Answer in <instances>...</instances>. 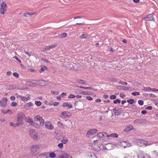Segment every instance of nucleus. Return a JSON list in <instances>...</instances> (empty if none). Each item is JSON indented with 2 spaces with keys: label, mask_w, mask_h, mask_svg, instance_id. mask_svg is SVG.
Here are the masks:
<instances>
[{
  "label": "nucleus",
  "mask_w": 158,
  "mask_h": 158,
  "mask_svg": "<svg viewBox=\"0 0 158 158\" xmlns=\"http://www.w3.org/2000/svg\"><path fill=\"white\" fill-rule=\"evenodd\" d=\"M48 152L45 153L44 154H43L41 155H43V157H44L45 156L46 158H48Z\"/></svg>",
  "instance_id": "864d4df0"
},
{
  "label": "nucleus",
  "mask_w": 158,
  "mask_h": 158,
  "mask_svg": "<svg viewBox=\"0 0 158 158\" xmlns=\"http://www.w3.org/2000/svg\"><path fill=\"white\" fill-rule=\"evenodd\" d=\"M27 106H28L29 107H30V106H33V104L32 102H30L27 103Z\"/></svg>",
  "instance_id": "8fccbe9b"
},
{
  "label": "nucleus",
  "mask_w": 158,
  "mask_h": 158,
  "mask_svg": "<svg viewBox=\"0 0 158 158\" xmlns=\"http://www.w3.org/2000/svg\"><path fill=\"white\" fill-rule=\"evenodd\" d=\"M98 130L95 129H93L89 130L87 132L86 136L89 137L88 135H91L94 134L97 132Z\"/></svg>",
  "instance_id": "6e6552de"
},
{
  "label": "nucleus",
  "mask_w": 158,
  "mask_h": 158,
  "mask_svg": "<svg viewBox=\"0 0 158 158\" xmlns=\"http://www.w3.org/2000/svg\"><path fill=\"white\" fill-rule=\"evenodd\" d=\"M120 100L119 99H117L116 100H114L113 101V102L115 104H116L117 103H120Z\"/></svg>",
  "instance_id": "a878e982"
},
{
  "label": "nucleus",
  "mask_w": 158,
  "mask_h": 158,
  "mask_svg": "<svg viewBox=\"0 0 158 158\" xmlns=\"http://www.w3.org/2000/svg\"><path fill=\"white\" fill-rule=\"evenodd\" d=\"M119 110V109H118V107H115L114 109L113 110V111L114 112V113L115 112L118 111V110Z\"/></svg>",
  "instance_id": "de8ad7c7"
},
{
  "label": "nucleus",
  "mask_w": 158,
  "mask_h": 158,
  "mask_svg": "<svg viewBox=\"0 0 158 158\" xmlns=\"http://www.w3.org/2000/svg\"><path fill=\"white\" fill-rule=\"evenodd\" d=\"M86 98L87 99H88V100H90V101H91V100H92V99H93L91 97L89 96H86Z\"/></svg>",
  "instance_id": "603ef678"
},
{
  "label": "nucleus",
  "mask_w": 158,
  "mask_h": 158,
  "mask_svg": "<svg viewBox=\"0 0 158 158\" xmlns=\"http://www.w3.org/2000/svg\"><path fill=\"white\" fill-rule=\"evenodd\" d=\"M127 102L129 104H132L134 102V100L132 99H128L127 100Z\"/></svg>",
  "instance_id": "5701e85b"
},
{
  "label": "nucleus",
  "mask_w": 158,
  "mask_h": 158,
  "mask_svg": "<svg viewBox=\"0 0 158 158\" xmlns=\"http://www.w3.org/2000/svg\"><path fill=\"white\" fill-rule=\"evenodd\" d=\"M116 89L119 90H131V87H127L123 86H118L116 87Z\"/></svg>",
  "instance_id": "1a4fd4ad"
},
{
  "label": "nucleus",
  "mask_w": 158,
  "mask_h": 158,
  "mask_svg": "<svg viewBox=\"0 0 158 158\" xmlns=\"http://www.w3.org/2000/svg\"><path fill=\"white\" fill-rule=\"evenodd\" d=\"M41 66V68L39 70V72L40 73H42V72L44 71L45 70L47 69H48V68L47 67L44 65H42Z\"/></svg>",
  "instance_id": "2eb2a0df"
},
{
  "label": "nucleus",
  "mask_w": 158,
  "mask_h": 158,
  "mask_svg": "<svg viewBox=\"0 0 158 158\" xmlns=\"http://www.w3.org/2000/svg\"><path fill=\"white\" fill-rule=\"evenodd\" d=\"M155 95L154 94H149V97H150L154 98L155 97Z\"/></svg>",
  "instance_id": "052dcab7"
},
{
  "label": "nucleus",
  "mask_w": 158,
  "mask_h": 158,
  "mask_svg": "<svg viewBox=\"0 0 158 158\" xmlns=\"http://www.w3.org/2000/svg\"><path fill=\"white\" fill-rule=\"evenodd\" d=\"M152 109V107L151 106H148L145 108V109L148 110H151Z\"/></svg>",
  "instance_id": "5fc2aeb1"
},
{
  "label": "nucleus",
  "mask_w": 158,
  "mask_h": 158,
  "mask_svg": "<svg viewBox=\"0 0 158 158\" xmlns=\"http://www.w3.org/2000/svg\"><path fill=\"white\" fill-rule=\"evenodd\" d=\"M82 93L84 95H90L93 94L92 93L90 92L82 91Z\"/></svg>",
  "instance_id": "4be33fe9"
},
{
  "label": "nucleus",
  "mask_w": 158,
  "mask_h": 158,
  "mask_svg": "<svg viewBox=\"0 0 158 158\" xmlns=\"http://www.w3.org/2000/svg\"><path fill=\"white\" fill-rule=\"evenodd\" d=\"M39 148L38 145H33L31 148V152L33 155H36L37 154V150Z\"/></svg>",
  "instance_id": "39448f33"
},
{
  "label": "nucleus",
  "mask_w": 158,
  "mask_h": 158,
  "mask_svg": "<svg viewBox=\"0 0 158 158\" xmlns=\"http://www.w3.org/2000/svg\"><path fill=\"white\" fill-rule=\"evenodd\" d=\"M72 114L71 113L68 111H64L61 113L60 114L61 116H63L64 118H67L70 117Z\"/></svg>",
  "instance_id": "0eeeda50"
},
{
  "label": "nucleus",
  "mask_w": 158,
  "mask_h": 158,
  "mask_svg": "<svg viewBox=\"0 0 158 158\" xmlns=\"http://www.w3.org/2000/svg\"><path fill=\"white\" fill-rule=\"evenodd\" d=\"M23 123L22 119H18V118L17 119V124L18 126H20Z\"/></svg>",
  "instance_id": "aec40b11"
},
{
  "label": "nucleus",
  "mask_w": 158,
  "mask_h": 158,
  "mask_svg": "<svg viewBox=\"0 0 158 158\" xmlns=\"http://www.w3.org/2000/svg\"><path fill=\"white\" fill-rule=\"evenodd\" d=\"M67 106H68L69 109L71 108L72 107V105L70 104H69L68 102V103L67 105Z\"/></svg>",
  "instance_id": "13d9d810"
},
{
  "label": "nucleus",
  "mask_w": 158,
  "mask_h": 158,
  "mask_svg": "<svg viewBox=\"0 0 158 158\" xmlns=\"http://www.w3.org/2000/svg\"><path fill=\"white\" fill-rule=\"evenodd\" d=\"M8 99L7 98L5 97L2 98L0 101V106L2 107L5 108L6 106Z\"/></svg>",
  "instance_id": "7ed1b4c3"
},
{
  "label": "nucleus",
  "mask_w": 158,
  "mask_h": 158,
  "mask_svg": "<svg viewBox=\"0 0 158 158\" xmlns=\"http://www.w3.org/2000/svg\"><path fill=\"white\" fill-rule=\"evenodd\" d=\"M68 140L67 138H65V139H63L61 140L62 143L64 144H66L67 143Z\"/></svg>",
  "instance_id": "b1692460"
},
{
  "label": "nucleus",
  "mask_w": 158,
  "mask_h": 158,
  "mask_svg": "<svg viewBox=\"0 0 158 158\" xmlns=\"http://www.w3.org/2000/svg\"><path fill=\"white\" fill-rule=\"evenodd\" d=\"M126 96L125 94H123L121 93L120 94V96L122 98H124V97Z\"/></svg>",
  "instance_id": "0e129e2a"
},
{
  "label": "nucleus",
  "mask_w": 158,
  "mask_h": 158,
  "mask_svg": "<svg viewBox=\"0 0 158 158\" xmlns=\"http://www.w3.org/2000/svg\"><path fill=\"white\" fill-rule=\"evenodd\" d=\"M154 102L155 105L158 106V101H157L156 99L154 100Z\"/></svg>",
  "instance_id": "4d7b16f0"
},
{
  "label": "nucleus",
  "mask_w": 158,
  "mask_h": 158,
  "mask_svg": "<svg viewBox=\"0 0 158 158\" xmlns=\"http://www.w3.org/2000/svg\"><path fill=\"white\" fill-rule=\"evenodd\" d=\"M102 136L103 139H104L105 137H107V135H108L105 132H102Z\"/></svg>",
  "instance_id": "c9c22d12"
},
{
  "label": "nucleus",
  "mask_w": 158,
  "mask_h": 158,
  "mask_svg": "<svg viewBox=\"0 0 158 158\" xmlns=\"http://www.w3.org/2000/svg\"><path fill=\"white\" fill-rule=\"evenodd\" d=\"M55 138L58 140H60L62 138L61 137L60 135L58 134H57L56 135Z\"/></svg>",
  "instance_id": "c756f323"
},
{
  "label": "nucleus",
  "mask_w": 158,
  "mask_h": 158,
  "mask_svg": "<svg viewBox=\"0 0 158 158\" xmlns=\"http://www.w3.org/2000/svg\"><path fill=\"white\" fill-rule=\"evenodd\" d=\"M118 136V135L116 133H112L110 135H107V137H115L116 138H117Z\"/></svg>",
  "instance_id": "dca6fc26"
},
{
  "label": "nucleus",
  "mask_w": 158,
  "mask_h": 158,
  "mask_svg": "<svg viewBox=\"0 0 158 158\" xmlns=\"http://www.w3.org/2000/svg\"><path fill=\"white\" fill-rule=\"evenodd\" d=\"M28 70H29L30 71L33 72H36V71L34 69H28Z\"/></svg>",
  "instance_id": "680f3d73"
},
{
  "label": "nucleus",
  "mask_w": 158,
  "mask_h": 158,
  "mask_svg": "<svg viewBox=\"0 0 158 158\" xmlns=\"http://www.w3.org/2000/svg\"><path fill=\"white\" fill-rule=\"evenodd\" d=\"M17 103L15 102H12L11 104V106H15L17 105Z\"/></svg>",
  "instance_id": "a19ab883"
},
{
  "label": "nucleus",
  "mask_w": 158,
  "mask_h": 158,
  "mask_svg": "<svg viewBox=\"0 0 158 158\" xmlns=\"http://www.w3.org/2000/svg\"><path fill=\"white\" fill-rule=\"evenodd\" d=\"M67 36V34L65 33H64L60 34V38H64L66 37Z\"/></svg>",
  "instance_id": "c85d7f7f"
},
{
  "label": "nucleus",
  "mask_w": 158,
  "mask_h": 158,
  "mask_svg": "<svg viewBox=\"0 0 158 158\" xmlns=\"http://www.w3.org/2000/svg\"><path fill=\"white\" fill-rule=\"evenodd\" d=\"M77 81L78 83H80L81 84H86V83H85V81L83 80L77 79Z\"/></svg>",
  "instance_id": "a211bd4d"
},
{
  "label": "nucleus",
  "mask_w": 158,
  "mask_h": 158,
  "mask_svg": "<svg viewBox=\"0 0 158 158\" xmlns=\"http://www.w3.org/2000/svg\"><path fill=\"white\" fill-rule=\"evenodd\" d=\"M153 153L155 155H156L158 156V152L156 151H153Z\"/></svg>",
  "instance_id": "e2e57ef3"
},
{
  "label": "nucleus",
  "mask_w": 158,
  "mask_h": 158,
  "mask_svg": "<svg viewBox=\"0 0 158 158\" xmlns=\"http://www.w3.org/2000/svg\"><path fill=\"white\" fill-rule=\"evenodd\" d=\"M116 96L115 95H112L110 96V98L111 99H116Z\"/></svg>",
  "instance_id": "58836bf2"
},
{
  "label": "nucleus",
  "mask_w": 158,
  "mask_h": 158,
  "mask_svg": "<svg viewBox=\"0 0 158 158\" xmlns=\"http://www.w3.org/2000/svg\"><path fill=\"white\" fill-rule=\"evenodd\" d=\"M10 124L11 126L13 127H15L18 126V125H17V123L16 124H14L12 122H10Z\"/></svg>",
  "instance_id": "7c9ffc66"
},
{
  "label": "nucleus",
  "mask_w": 158,
  "mask_h": 158,
  "mask_svg": "<svg viewBox=\"0 0 158 158\" xmlns=\"http://www.w3.org/2000/svg\"><path fill=\"white\" fill-rule=\"evenodd\" d=\"M114 114L115 115H119L121 114V113L120 112H118V111L115 112Z\"/></svg>",
  "instance_id": "774afa93"
},
{
  "label": "nucleus",
  "mask_w": 158,
  "mask_h": 158,
  "mask_svg": "<svg viewBox=\"0 0 158 158\" xmlns=\"http://www.w3.org/2000/svg\"><path fill=\"white\" fill-rule=\"evenodd\" d=\"M63 144L62 143H60L58 145V146L60 148H63Z\"/></svg>",
  "instance_id": "49530a36"
},
{
  "label": "nucleus",
  "mask_w": 158,
  "mask_h": 158,
  "mask_svg": "<svg viewBox=\"0 0 158 158\" xmlns=\"http://www.w3.org/2000/svg\"><path fill=\"white\" fill-rule=\"evenodd\" d=\"M50 48L49 46H47L43 49V50L44 51H47L50 49Z\"/></svg>",
  "instance_id": "393cba45"
},
{
  "label": "nucleus",
  "mask_w": 158,
  "mask_h": 158,
  "mask_svg": "<svg viewBox=\"0 0 158 158\" xmlns=\"http://www.w3.org/2000/svg\"><path fill=\"white\" fill-rule=\"evenodd\" d=\"M49 157L51 158H54L56 156L55 153L53 152H52L49 153Z\"/></svg>",
  "instance_id": "6ab92c4d"
},
{
  "label": "nucleus",
  "mask_w": 158,
  "mask_h": 158,
  "mask_svg": "<svg viewBox=\"0 0 158 158\" xmlns=\"http://www.w3.org/2000/svg\"><path fill=\"white\" fill-rule=\"evenodd\" d=\"M17 117L18 119H23L25 118V115L23 113L21 112L18 114L17 115Z\"/></svg>",
  "instance_id": "f8f14e48"
},
{
  "label": "nucleus",
  "mask_w": 158,
  "mask_h": 158,
  "mask_svg": "<svg viewBox=\"0 0 158 158\" xmlns=\"http://www.w3.org/2000/svg\"><path fill=\"white\" fill-rule=\"evenodd\" d=\"M29 134L33 139L36 140L37 139L38 135L37 134L36 131L35 130L31 129L29 131Z\"/></svg>",
  "instance_id": "f257e3e1"
},
{
  "label": "nucleus",
  "mask_w": 158,
  "mask_h": 158,
  "mask_svg": "<svg viewBox=\"0 0 158 158\" xmlns=\"http://www.w3.org/2000/svg\"><path fill=\"white\" fill-rule=\"evenodd\" d=\"M27 122L30 123L31 124L33 125H34V124H36V123L33 122V119L30 117H28L27 119Z\"/></svg>",
  "instance_id": "ddd939ff"
},
{
  "label": "nucleus",
  "mask_w": 158,
  "mask_h": 158,
  "mask_svg": "<svg viewBox=\"0 0 158 158\" xmlns=\"http://www.w3.org/2000/svg\"><path fill=\"white\" fill-rule=\"evenodd\" d=\"M13 58H14L19 63H21V60L20 59H19L16 56H15L13 57Z\"/></svg>",
  "instance_id": "37998d69"
},
{
  "label": "nucleus",
  "mask_w": 158,
  "mask_h": 158,
  "mask_svg": "<svg viewBox=\"0 0 158 158\" xmlns=\"http://www.w3.org/2000/svg\"><path fill=\"white\" fill-rule=\"evenodd\" d=\"M144 90L146 91H149L151 90V88L150 87H144Z\"/></svg>",
  "instance_id": "ea45409f"
},
{
  "label": "nucleus",
  "mask_w": 158,
  "mask_h": 158,
  "mask_svg": "<svg viewBox=\"0 0 158 158\" xmlns=\"http://www.w3.org/2000/svg\"><path fill=\"white\" fill-rule=\"evenodd\" d=\"M143 19L145 20L147 19L148 21H154V18L153 15L152 14H149L147 16L146 18Z\"/></svg>",
  "instance_id": "9d476101"
},
{
  "label": "nucleus",
  "mask_w": 158,
  "mask_h": 158,
  "mask_svg": "<svg viewBox=\"0 0 158 158\" xmlns=\"http://www.w3.org/2000/svg\"><path fill=\"white\" fill-rule=\"evenodd\" d=\"M131 94L134 96L138 95L139 94V92H134L132 93Z\"/></svg>",
  "instance_id": "e433bc0d"
},
{
  "label": "nucleus",
  "mask_w": 158,
  "mask_h": 158,
  "mask_svg": "<svg viewBox=\"0 0 158 158\" xmlns=\"http://www.w3.org/2000/svg\"><path fill=\"white\" fill-rule=\"evenodd\" d=\"M24 52L26 54H27L29 56L31 55V52L30 53L28 51H26V50H24Z\"/></svg>",
  "instance_id": "09e8293b"
},
{
  "label": "nucleus",
  "mask_w": 158,
  "mask_h": 158,
  "mask_svg": "<svg viewBox=\"0 0 158 158\" xmlns=\"http://www.w3.org/2000/svg\"><path fill=\"white\" fill-rule=\"evenodd\" d=\"M135 84L137 86H140L141 85V83L139 82H138V81H135Z\"/></svg>",
  "instance_id": "3c124183"
},
{
  "label": "nucleus",
  "mask_w": 158,
  "mask_h": 158,
  "mask_svg": "<svg viewBox=\"0 0 158 158\" xmlns=\"http://www.w3.org/2000/svg\"><path fill=\"white\" fill-rule=\"evenodd\" d=\"M59 104V103L58 102H54V103H53V105L54 106H58Z\"/></svg>",
  "instance_id": "69168bd1"
},
{
  "label": "nucleus",
  "mask_w": 158,
  "mask_h": 158,
  "mask_svg": "<svg viewBox=\"0 0 158 158\" xmlns=\"http://www.w3.org/2000/svg\"><path fill=\"white\" fill-rule=\"evenodd\" d=\"M49 46L50 48V49H51L56 47L57 46V45L56 44H53L51 46Z\"/></svg>",
  "instance_id": "a18cd8bd"
},
{
  "label": "nucleus",
  "mask_w": 158,
  "mask_h": 158,
  "mask_svg": "<svg viewBox=\"0 0 158 158\" xmlns=\"http://www.w3.org/2000/svg\"><path fill=\"white\" fill-rule=\"evenodd\" d=\"M7 10V6L6 3L4 2H3L1 6V8L0 9V12L2 14H5V11H6Z\"/></svg>",
  "instance_id": "20e7f679"
},
{
  "label": "nucleus",
  "mask_w": 158,
  "mask_h": 158,
  "mask_svg": "<svg viewBox=\"0 0 158 158\" xmlns=\"http://www.w3.org/2000/svg\"><path fill=\"white\" fill-rule=\"evenodd\" d=\"M119 83L122 85H127V83L126 82L121 81H119Z\"/></svg>",
  "instance_id": "f704fd0d"
},
{
  "label": "nucleus",
  "mask_w": 158,
  "mask_h": 158,
  "mask_svg": "<svg viewBox=\"0 0 158 158\" xmlns=\"http://www.w3.org/2000/svg\"><path fill=\"white\" fill-rule=\"evenodd\" d=\"M36 81H37V83L40 85L44 86H45L46 84V83L45 82L42 80H38Z\"/></svg>",
  "instance_id": "9b49d317"
},
{
  "label": "nucleus",
  "mask_w": 158,
  "mask_h": 158,
  "mask_svg": "<svg viewBox=\"0 0 158 158\" xmlns=\"http://www.w3.org/2000/svg\"><path fill=\"white\" fill-rule=\"evenodd\" d=\"M138 103L140 106H142L143 104V102L141 100H139L138 101Z\"/></svg>",
  "instance_id": "4c0bfd02"
},
{
  "label": "nucleus",
  "mask_w": 158,
  "mask_h": 158,
  "mask_svg": "<svg viewBox=\"0 0 158 158\" xmlns=\"http://www.w3.org/2000/svg\"><path fill=\"white\" fill-rule=\"evenodd\" d=\"M80 88H82V89H89L90 90H94V89L92 87H83L81 86H79L78 87Z\"/></svg>",
  "instance_id": "f3484780"
},
{
  "label": "nucleus",
  "mask_w": 158,
  "mask_h": 158,
  "mask_svg": "<svg viewBox=\"0 0 158 158\" xmlns=\"http://www.w3.org/2000/svg\"><path fill=\"white\" fill-rule=\"evenodd\" d=\"M108 79L110 81H113L116 82L118 81V80L117 79H115L113 77L109 78Z\"/></svg>",
  "instance_id": "412c9836"
},
{
  "label": "nucleus",
  "mask_w": 158,
  "mask_h": 158,
  "mask_svg": "<svg viewBox=\"0 0 158 158\" xmlns=\"http://www.w3.org/2000/svg\"><path fill=\"white\" fill-rule=\"evenodd\" d=\"M63 155L64 158H69V156L67 153H64L63 154Z\"/></svg>",
  "instance_id": "c03bdc74"
},
{
  "label": "nucleus",
  "mask_w": 158,
  "mask_h": 158,
  "mask_svg": "<svg viewBox=\"0 0 158 158\" xmlns=\"http://www.w3.org/2000/svg\"><path fill=\"white\" fill-rule=\"evenodd\" d=\"M13 76L17 78H18L19 77V75L17 72H15L13 73Z\"/></svg>",
  "instance_id": "473e14b6"
},
{
  "label": "nucleus",
  "mask_w": 158,
  "mask_h": 158,
  "mask_svg": "<svg viewBox=\"0 0 158 158\" xmlns=\"http://www.w3.org/2000/svg\"><path fill=\"white\" fill-rule=\"evenodd\" d=\"M58 125V126L61 128H62L64 127V124L60 122L59 121L57 123Z\"/></svg>",
  "instance_id": "cd10ccee"
},
{
  "label": "nucleus",
  "mask_w": 158,
  "mask_h": 158,
  "mask_svg": "<svg viewBox=\"0 0 158 158\" xmlns=\"http://www.w3.org/2000/svg\"><path fill=\"white\" fill-rule=\"evenodd\" d=\"M45 125L47 129L49 130H52L54 127L50 121H46L45 123Z\"/></svg>",
  "instance_id": "423d86ee"
},
{
  "label": "nucleus",
  "mask_w": 158,
  "mask_h": 158,
  "mask_svg": "<svg viewBox=\"0 0 158 158\" xmlns=\"http://www.w3.org/2000/svg\"><path fill=\"white\" fill-rule=\"evenodd\" d=\"M147 112L146 110H142L141 112V113L142 114H145L147 113Z\"/></svg>",
  "instance_id": "338daca9"
},
{
  "label": "nucleus",
  "mask_w": 158,
  "mask_h": 158,
  "mask_svg": "<svg viewBox=\"0 0 158 158\" xmlns=\"http://www.w3.org/2000/svg\"><path fill=\"white\" fill-rule=\"evenodd\" d=\"M10 99L12 101H14L15 100V97L13 96H11L10 97Z\"/></svg>",
  "instance_id": "bf43d9fd"
},
{
  "label": "nucleus",
  "mask_w": 158,
  "mask_h": 158,
  "mask_svg": "<svg viewBox=\"0 0 158 158\" xmlns=\"http://www.w3.org/2000/svg\"><path fill=\"white\" fill-rule=\"evenodd\" d=\"M102 135V132H99L97 134V136L99 138H101L102 139V140H103V139Z\"/></svg>",
  "instance_id": "2f4dec72"
},
{
  "label": "nucleus",
  "mask_w": 158,
  "mask_h": 158,
  "mask_svg": "<svg viewBox=\"0 0 158 158\" xmlns=\"http://www.w3.org/2000/svg\"><path fill=\"white\" fill-rule=\"evenodd\" d=\"M132 127L131 125L129 126L128 127H127L123 130V131L124 132H127L131 130Z\"/></svg>",
  "instance_id": "4468645a"
},
{
  "label": "nucleus",
  "mask_w": 158,
  "mask_h": 158,
  "mask_svg": "<svg viewBox=\"0 0 158 158\" xmlns=\"http://www.w3.org/2000/svg\"><path fill=\"white\" fill-rule=\"evenodd\" d=\"M87 35L86 34H83L82 35L81 38V39H85L87 37Z\"/></svg>",
  "instance_id": "72a5a7b5"
},
{
  "label": "nucleus",
  "mask_w": 158,
  "mask_h": 158,
  "mask_svg": "<svg viewBox=\"0 0 158 158\" xmlns=\"http://www.w3.org/2000/svg\"><path fill=\"white\" fill-rule=\"evenodd\" d=\"M75 97V96L73 94H70L68 96L69 98H73Z\"/></svg>",
  "instance_id": "79ce46f5"
},
{
  "label": "nucleus",
  "mask_w": 158,
  "mask_h": 158,
  "mask_svg": "<svg viewBox=\"0 0 158 158\" xmlns=\"http://www.w3.org/2000/svg\"><path fill=\"white\" fill-rule=\"evenodd\" d=\"M90 156L92 157H93L94 158H97V156L94 153H91Z\"/></svg>",
  "instance_id": "6e6d98bb"
},
{
  "label": "nucleus",
  "mask_w": 158,
  "mask_h": 158,
  "mask_svg": "<svg viewBox=\"0 0 158 158\" xmlns=\"http://www.w3.org/2000/svg\"><path fill=\"white\" fill-rule=\"evenodd\" d=\"M34 119L35 121L40 122V124L41 126H43L44 124V120L43 118V117L40 115H38L34 116Z\"/></svg>",
  "instance_id": "f03ea898"
},
{
  "label": "nucleus",
  "mask_w": 158,
  "mask_h": 158,
  "mask_svg": "<svg viewBox=\"0 0 158 158\" xmlns=\"http://www.w3.org/2000/svg\"><path fill=\"white\" fill-rule=\"evenodd\" d=\"M35 104L36 106H40L41 105L42 103L40 101H35Z\"/></svg>",
  "instance_id": "bb28decb"
}]
</instances>
